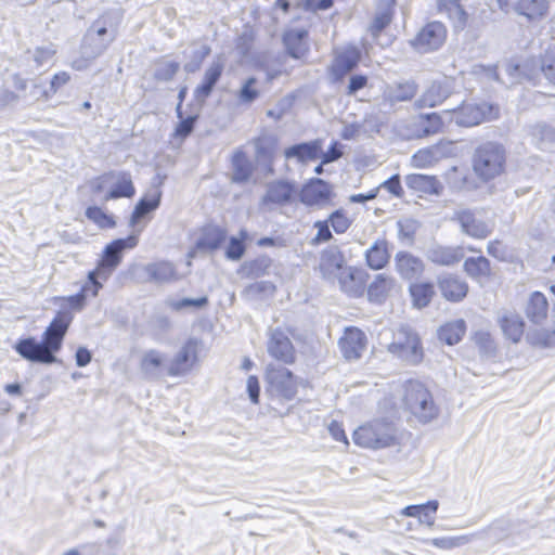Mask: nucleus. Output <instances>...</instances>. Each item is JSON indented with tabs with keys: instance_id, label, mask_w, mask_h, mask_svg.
I'll use <instances>...</instances> for the list:
<instances>
[{
	"instance_id": "f704fd0d",
	"label": "nucleus",
	"mask_w": 555,
	"mask_h": 555,
	"mask_svg": "<svg viewBox=\"0 0 555 555\" xmlns=\"http://www.w3.org/2000/svg\"><path fill=\"white\" fill-rule=\"evenodd\" d=\"M464 272L473 280L481 283L491 276L490 261L483 257H469L464 261Z\"/></svg>"
},
{
	"instance_id": "a18cd8bd",
	"label": "nucleus",
	"mask_w": 555,
	"mask_h": 555,
	"mask_svg": "<svg viewBox=\"0 0 555 555\" xmlns=\"http://www.w3.org/2000/svg\"><path fill=\"white\" fill-rule=\"evenodd\" d=\"M531 137L533 143L540 150H550L555 146V128L539 124L532 128Z\"/></svg>"
},
{
	"instance_id": "a211bd4d",
	"label": "nucleus",
	"mask_w": 555,
	"mask_h": 555,
	"mask_svg": "<svg viewBox=\"0 0 555 555\" xmlns=\"http://www.w3.org/2000/svg\"><path fill=\"white\" fill-rule=\"evenodd\" d=\"M14 348L22 358L30 362L44 364L56 362V357L46 348L42 341H38L34 337L18 340Z\"/></svg>"
},
{
	"instance_id": "cd10ccee",
	"label": "nucleus",
	"mask_w": 555,
	"mask_h": 555,
	"mask_svg": "<svg viewBox=\"0 0 555 555\" xmlns=\"http://www.w3.org/2000/svg\"><path fill=\"white\" fill-rule=\"evenodd\" d=\"M138 234H131L126 238L113 241L105 247L102 261L117 268L121 261L124 250L134 248L138 245Z\"/></svg>"
},
{
	"instance_id": "de8ad7c7",
	"label": "nucleus",
	"mask_w": 555,
	"mask_h": 555,
	"mask_svg": "<svg viewBox=\"0 0 555 555\" xmlns=\"http://www.w3.org/2000/svg\"><path fill=\"white\" fill-rule=\"evenodd\" d=\"M115 269V267H111L108 263L101 260L96 268L88 273L87 284L90 285L91 295L93 297H95L99 291L102 288V283L100 280L107 281Z\"/></svg>"
},
{
	"instance_id": "3c124183",
	"label": "nucleus",
	"mask_w": 555,
	"mask_h": 555,
	"mask_svg": "<svg viewBox=\"0 0 555 555\" xmlns=\"http://www.w3.org/2000/svg\"><path fill=\"white\" fill-rule=\"evenodd\" d=\"M528 341L535 347L548 348L555 346V330L539 328L527 335Z\"/></svg>"
},
{
	"instance_id": "0eeeda50",
	"label": "nucleus",
	"mask_w": 555,
	"mask_h": 555,
	"mask_svg": "<svg viewBox=\"0 0 555 555\" xmlns=\"http://www.w3.org/2000/svg\"><path fill=\"white\" fill-rule=\"evenodd\" d=\"M444 117L449 122H455L463 127H473L485 120L494 119L499 116V107L490 103L463 104L456 109L444 111Z\"/></svg>"
},
{
	"instance_id": "2f4dec72",
	"label": "nucleus",
	"mask_w": 555,
	"mask_h": 555,
	"mask_svg": "<svg viewBox=\"0 0 555 555\" xmlns=\"http://www.w3.org/2000/svg\"><path fill=\"white\" fill-rule=\"evenodd\" d=\"M345 262L344 254L337 246H328L321 254L320 267L324 273H328V278L344 270Z\"/></svg>"
},
{
	"instance_id": "2eb2a0df",
	"label": "nucleus",
	"mask_w": 555,
	"mask_h": 555,
	"mask_svg": "<svg viewBox=\"0 0 555 555\" xmlns=\"http://www.w3.org/2000/svg\"><path fill=\"white\" fill-rule=\"evenodd\" d=\"M168 360L164 352L158 349L143 351L139 369L147 380H159L167 375Z\"/></svg>"
},
{
	"instance_id": "6e6552de",
	"label": "nucleus",
	"mask_w": 555,
	"mask_h": 555,
	"mask_svg": "<svg viewBox=\"0 0 555 555\" xmlns=\"http://www.w3.org/2000/svg\"><path fill=\"white\" fill-rule=\"evenodd\" d=\"M335 196L332 184L320 178H312L298 191L300 203L315 209H322L332 205Z\"/></svg>"
},
{
	"instance_id": "c85d7f7f",
	"label": "nucleus",
	"mask_w": 555,
	"mask_h": 555,
	"mask_svg": "<svg viewBox=\"0 0 555 555\" xmlns=\"http://www.w3.org/2000/svg\"><path fill=\"white\" fill-rule=\"evenodd\" d=\"M396 287V280L385 273H379L367 287V298L372 302L382 304Z\"/></svg>"
},
{
	"instance_id": "c756f323",
	"label": "nucleus",
	"mask_w": 555,
	"mask_h": 555,
	"mask_svg": "<svg viewBox=\"0 0 555 555\" xmlns=\"http://www.w3.org/2000/svg\"><path fill=\"white\" fill-rule=\"evenodd\" d=\"M408 188L427 194L439 195L442 191L440 181L434 176L411 173L404 179Z\"/></svg>"
},
{
	"instance_id": "052dcab7",
	"label": "nucleus",
	"mask_w": 555,
	"mask_h": 555,
	"mask_svg": "<svg viewBox=\"0 0 555 555\" xmlns=\"http://www.w3.org/2000/svg\"><path fill=\"white\" fill-rule=\"evenodd\" d=\"M475 343L479 348V351L487 356L492 357L495 353V344L491 335L487 332H478L475 335Z\"/></svg>"
},
{
	"instance_id": "338daca9",
	"label": "nucleus",
	"mask_w": 555,
	"mask_h": 555,
	"mask_svg": "<svg viewBox=\"0 0 555 555\" xmlns=\"http://www.w3.org/2000/svg\"><path fill=\"white\" fill-rule=\"evenodd\" d=\"M245 253V246L242 240L231 237L225 250L227 258L231 260H240Z\"/></svg>"
},
{
	"instance_id": "09e8293b",
	"label": "nucleus",
	"mask_w": 555,
	"mask_h": 555,
	"mask_svg": "<svg viewBox=\"0 0 555 555\" xmlns=\"http://www.w3.org/2000/svg\"><path fill=\"white\" fill-rule=\"evenodd\" d=\"M225 232L220 228H207L197 241L196 246L199 249L215 250L225 241Z\"/></svg>"
},
{
	"instance_id": "49530a36",
	"label": "nucleus",
	"mask_w": 555,
	"mask_h": 555,
	"mask_svg": "<svg viewBox=\"0 0 555 555\" xmlns=\"http://www.w3.org/2000/svg\"><path fill=\"white\" fill-rule=\"evenodd\" d=\"M233 181L245 182L253 172V166L243 151H236L232 157Z\"/></svg>"
},
{
	"instance_id": "6e6d98bb",
	"label": "nucleus",
	"mask_w": 555,
	"mask_h": 555,
	"mask_svg": "<svg viewBox=\"0 0 555 555\" xmlns=\"http://www.w3.org/2000/svg\"><path fill=\"white\" fill-rule=\"evenodd\" d=\"M167 306L172 310L180 311L185 308H196L201 309L208 304V298L206 296L192 299V298H182V299H168L166 301Z\"/></svg>"
},
{
	"instance_id": "603ef678",
	"label": "nucleus",
	"mask_w": 555,
	"mask_h": 555,
	"mask_svg": "<svg viewBox=\"0 0 555 555\" xmlns=\"http://www.w3.org/2000/svg\"><path fill=\"white\" fill-rule=\"evenodd\" d=\"M469 542L467 535L442 537L427 540L426 543L441 550H452Z\"/></svg>"
},
{
	"instance_id": "7ed1b4c3",
	"label": "nucleus",
	"mask_w": 555,
	"mask_h": 555,
	"mask_svg": "<svg viewBox=\"0 0 555 555\" xmlns=\"http://www.w3.org/2000/svg\"><path fill=\"white\" fill-rule=\"evenodd\" d=\"M505 150L495 142L480 144L473 156V169L483 181H489L500 176L504 170Z\"/></svg>"
},
{
	"instance_id": "b1692460",
	"label": "nucleus",
	"mask_w": 555,
	"mask_h": 555,
	"mask_svg": "<svg viewBox=\"0 0 555 555\" xmlns=\"http://www.w3.org/2000/svg\"><path fill=\"white\" fill-rule=\"evenodd\" d=\"M451 92L452 88L448 79L436 80L427 87L416 103L420 107H434L449 98Z\"/></svg>"
},
{
	"instance_id": "393cba45",
	"label": "nucleus",
	"mask_w": 555,
	"mask_h": 555,
	"mask_svg": "<svg viewBox=\"0 0 555 555\" xmlns=\"http://www.w3.org/2000/svg\"><path fill=\"white\" fill-rule=\"evenodd\" d=\"M417 92V85L414 80L395 81L386 86L383 98L390 105L399 102L410 101Z\"/></svg>"
},
{
	"instance_id": "4468645a",
	"label": "nucleus",
	"mask_w": 555,
	"mask_h": 555,
	"mask_svg": "<svg viewBox=\"0 0 555 555\" xmlns=\"http://www.w3.org/2000/svg\"><path fill=\"white\" fill-rule=\"evenodd\" d=\"M268 354L283 363L293 364L296 359L295 348L289 337L281 330H272L267 341Z\"/></svg>"
},
{
	"instance_id": "9d476101",
	"label": "nucleus",
	"mask_w": 555,
	"mask_h": 555,
	"mask_svg": "<svg viewBox=\"0 0 555 555\" xmlns=\"http://www.w3.org/2000/svg\"><path fill=\"white\" fill-rule=\"evenodd\" d=\"M107 28L101 21H96L87 31L81 46V54L85 61H92L102 55L111 42L114 40L113 36L105 38Z\"/></svg>"
},
{
	"instance_id": "20e7f679",
	"label": "nucleus",
	"mask_w": 555,
	"mask_h": 555,
	"mask_svg": "<svg viewBox=\"0 0 555 555\" xmlns=\"http://www.w3.org/2000/svg\"><path fill=\"white\" fill-rule=\"evenodd\" d=\"M404 406L422 424H427L438 416L436 405L429 390L420 382L411 380L405 385Z\"/></svg>"
},
{
	"instance_id": "5fc2aeb1",
	"label": "nucleus",
	"mask_w": 555,
	"mask_h": 555,
	"mask_svg": "<svg viewBox=\"0 0 555 555\" xmlns=\"http://www.w3.org/2000/svg\"><path fill=\"white\" fill-rule=\"evenodd\" d=\"M86 216L88 219L96 223L100 228H114L115 221L112 216L104 212L100 207L92 206L88 207L86 210Z\"/></svg>"
},
{
	"instance_id": "774afa93",
	"label": "nucleus",
	"mask_w": 555,
	"mask_h": 555,
	"mask_svg": "<svg viewBox=\"0 0 555 555\" xmlns=\"http://www.w3.org/2000/svg\"><path fill=\"white\" fill-rule=\"evenodd\" d=\"M314 228L318 229V233H317L315 237L312 240L313 244H320L323 242H327L333 237L332 232L328 227V222L326 220L325 221H317L314 223Z\"/></svg>"
},
{
	"instance_id": "864d4df0",
	"label": "nucleus",
	"mask_w": 555,
	"mask_h": 555,
	"mask_svg": "<svg viewBox=\"0 0 555 555\" xmlns=\"http://www.w3.org/2000/svg\"><path fill=\"white\" fill-rule=\"evenodd\" d=\"M210 48L207 44L195 46L192 51V60L184 65L186 73H195L199 69L203 61L209 55Z\"/></svg>"
},
{
	"instance_id": "4d7b16f0",
	"label": "nucleus",
	"mask_w": 555,
	"mask_h": 555,
	"mask_svg": "<svg viewBox=\"0 0 555 555\" xmlns=\"http://www.w3.org/2000/svg\"><path fill=\"white\" fill-rule=\"evenodd\" d=\"M179 64L173 61H163L156 65L154 77L159 81H169L179 70Z\"/></svg>"
},
{
	"instance_id": "4be33fe9",
	"label": "nucleus",
	"mask_w": 555,
	"mask_h": 555,
	"mask_svg": "<svg viewBox=\"0 0 555 555\" xmlns=\"http://www.w3.org/2000/svg\"><path fill=\"white\" fill-rule=\"evenodd\" d=\"M104 181H111L112 189L105 195V201L119 197H132L135 193L130 173L125 171L108 172L104 175Z\"/></svg>"
},
{
	"instance_id": "f8f14e48",
	"label": "nucleus",
	"mask_w": 555,
	"mask_h": 555,
	"mask_svg": "<svg viewBox=\"0 0 555 555\" xmlns=\"http://www.w3.org/2000/svg\"><path fill=\"white\" fill-rule=\"evenodd\" d=\"M197 341L189 339L168 361L167 375L171 377L186 375L197 360Z\"/></svg>"
},
{
	"instance_id": "e2e57ef3",
	"label": "nucleus",
	"mask_w": 555,
	"mask_h": 555,
	"mask_svg": "<svg viewBox=\"0 0 555 555\" xmlns=\"http://www.w3.org/2000/svg\"><path fill=\"white\" fill-rule=\"evenodd\" d=\"M391 11L389 9L379 11L371 25V33L373 36H377L390 22H391Z\"/></svg>"
},
{
	"instance_id": "a19ab883",
	"label": "nucleus",
	"mask_w": 555,
	"mask_h": 555,
	"mask_svg": "<svg viewBox=\"0 0 555 555\" xmlns=\"http://www.w3.org/2000/svg\"><path fill=\"white\" fill-rule=\"evenodd\" d=\"M515 11L519 15L533 21L543 17L548 11L547 0H518L515 4Z\"/></svg>"
},
{
	"instance_id": "c9c22d12",
	"label": "nucleus",
	"mask_w": 555,
	"mask_h": 555,
	"mask_svg": "<svg viewBox=\"0 0 555 555\" xmlns=\"http://www.w3.org/2000/svg\"><path fill=\"white\" fill-rule=\"evenodd\" d=\"M307 35L304 29H293L284 35V44L292 57L300 59L306 54L308 51Z\"/></svg>"
},
{
	"instance_id": "72a5a7b5",
	"label": "nucleus",
	"mask_w": 555,
	"mask_h": 555,
	"mask_svg": "<svg viewBox=\"0 0 555 555\" xmlns=\"http://www.w3.org/2000/svg\"><path fill=\"white\" fill-rule=\"evenodd\" d=\"M504 335L513 343H518L524 334L525 323L521 317L515 312L506 311L499 320Z\"/></svg>"
},
{
	"instance_id": "473e14b6",
	"label": "nucleus",
	"mask_w": 555,
	"mask_h": 555,
	"mask_svg": "<svg viewBox=\"0 0 555 555\" xmlns=\"http://www.w3.org/2000/svg\"><path fill=\"white\" fill-rule=\"evenodd\" d=\"M322 152L320 140L293 145L285 150L286 158H297L299 162L314 160Z\"/></svg>"
},
{
	"instance_id": "58836bf2",
	"label": "nucleus",
	"mask_w": 555,
	"mask_h": 555,
	"mask_svg": "<svg viewBox=\"0 0 555 555\" xmlns=\"http://www.w3.org/2000/svg\"><path fill=\"white\" fill-rule=\"evenodd\" d=\"M55 53L56 49L52 43L37 47L33 52L28 51L25 59L28 62L30 72L35 73L42 66L50 64Z\"/></svg>"
},
{
	"instance_id": "bb28decb",
	"label": "nucleus",
	"mask_w": 555,
	"mask_h": 555,
	"mask_svg": "<svg viewBox=\"0 0 555 555\" xmlns=\"http://www.w3.org/2000/svg\"><path fill=\"white\" fill-rule=\"evenodd\" d=\"M162 181L154 184L152 189L138 202L135 205L131 218L130 225L134 227L139 221L145 217L149 212L158 208L162 198V191L159 189Z\"/></svg>"
},
{
	"instance_id": "e433bc0d",
	"label": "nucleus",
	"mask_w": 555,
	"mask_h": 555,
	"mask_svg": "<svg viewBox=\"0 0 555 555\" xmlns=\"http://www.w3.org/2000/svg\"><path fill=\"white\" fill-rule=\"evenodd\" d=\"M388 244L385 240H377L366 251L365 260L373 270L384 268L389 261Z\"/></svg>"
},
{
	"instance_id": "8fccbe9b",
	"label": "nucleus",
	"mask_w": 555,
	"mask_h": 555,
	"mask_svg": "<svg viewBox=\"0 0 555 555\" xmlns=\"http://www.w3.org/2000/svg\"><path fill=\"white\" fill-rule=\"evenodd\" d=\"M442 157L441 149L438 145L418 150L412 156V165L417 168H426L436 164Z\"/></svg>"
},
{
	"instance_id": "6ab92c4d",
	"label": "nucleus",
	"mask_w": 555,
	"mask_h": 555,
	"mask_svg": "<svg viewBox=\"0 0 555 555\" xmlns=\"http://www.w3.org/2000/svg\"><path fill=\"white\" fill-rule=\"evenodd\" d=\"M70 322L72 317L68 313L60 312L44 331L42 343L52 354L55 356V352L61 349Z\"/></svg>"
},
{
	"instance_id": "4c0bfd02",
	"label": "nucleus",
	"mask_w": 555,
	"mask_h": 555,
	"mask_svg": "<svg viewBox=\"0 0 555 555\" xmlns=\"http://www.w3.org/2000/svg\"><path fill=\"white\" fill-rule=\"evenodd\" d=\"M361 57V52L356 47H347L341 50L334 63V72L337 75H345L348 72L352 70L357 64L359 63Z\"/></svg>"
},
{
	"instance_id": "9b49d317",
	"label": "nucleus",
	"mask_w": 555,
	"mask_h": 555,
	"mask_svg": "<svg viewBox=\"0 0 555 555\" xmlns=\"http://www.w3.org/2000/svg\"><path fill=\"white\" fill-rule=\"evenodd\" d=\"M452 220L459 222L464 234L477 240L486 238L492 232L491 227L479 217L477 210L457 209Z\"/></svg>"
},
{
	"instance_id": "680f3d73",
	"label": "nucleus",
	"mask_w": 555,
	"mask_h": 555,
	"mask_svg": "<svg viewBox=\"0 0 555 555\" xmlns=\"http://www.w3.org/2000/svg\"><path fill=\"white\" fill-rule=\"evenodd\" d=\"M177 114L181 120L176 128V135L185 138L193 131L196 116H188L183 118L181 113V104H178L177 106Z\"/></svg>"
},
{
	"instance_id": "0e129e2a",
	"label": "nucleus",
	"mask_w": 555,
	"mask_h": 555,
	"mask_svg": "<svg viewBox=\"0 0 555 555\" xmlns=\"http://www.w3.org/2000/svg\"><path fill=\"white\" fill-rule=\"evenodd\" d=\"M439 502L437 500H431L426 502L425 504L405 506L400 512V514L406 517H418L423 508L430 509L431 512H437Z\"/></svg>"
},
{
	"instance_id": "a878e982",
	"label": "nucleus",
	"mask_w": 555,
	"mask_h": 555,
	"mask_svg": "<svg viewBox=\"0 0 555 555\" xmlns=\"http://www.w3.org/2000/svg\"><path fill=\"white\" fill-rule=\"evenodd\" d=\"M395 264L397 272L405 280L417 279L425 270L423 260L408 251H399L395 257Z\"/></svg>"
},
{
	"instance_id": "f3484780",
	"label": "nucleus",
	"mask_w": 555,
	"mask_h": 555,
	"mask_svg": "<svg viewBox=\"0 0 555 555\" xmlns=\"http://www.w3.org/2000/svg\"><path fill=\"white\" fill-rule=\"evenodd\" d=\"M366 279V271L356 267H346L337 274L340 289L354 298L364 294Z\"/></svg>"
},
{
	"instance_id": "dca6fc26",
	"label": "nucleus",
	"mask_w": 555,
	"mask_h": 555,
	"mask_svg": "<svg viewBox=\"0 0 555 555\" xmlns=\"http://www.w3.org/2000/svg\"><path fill=\"white\" fill-rule=\"evenodd\" d=\"M437 285L441 296L451 302L462 301L468 293L467 282L459 275L443 272L437 278Z\"/></svg>"
},
{
	"instance_id": "37998d69",
	"label": "nucleus",
	"mask_w": 555,
	"mask_h": 555,
	"mask_svg": "<svg viewBox=\"0 0 555 555\" xmlns=\"http://www.w3.org/2000/svg\"><path fill=\"white\" fill-rule=\"evenodd\" d=\"M410 294L413 305L417 308H424L431 301L435 295V287L430 282L413 283L410 285Z\"/></svg>"
},
{
	"instance_id": "7c9ffc66",
	"label": "nucleus",
	"mask_w": 555,
	"mask_h": 555,
	"mask_svg": "<svg viewBox=\"0 0 555 555\" xmlns=\"http://www.w3.org/2000/svg\"><path fill=\"white\" fill-rule=\"evenodd\" d=\"M147 280L156 283H166L177 280V271L175 266L169 261H157L147 263L143 268Z\"/></svg>"
},
{
	"instance_id": "c03bdc74",
	"label": "nucleus",
	"mask_w": 555,
	"mask_h": 555,
	"mask_svg": "<svg viewBox=\"0 0 555 555\" xmlns=\"http://www.w3.org/2000/svg\"><path fill=\"white\" fill-rule=\"evenodd\" d=\"M448 120V118L446 117ZM444 125V116L437 113H430L426 115H420L418 117V131L421 137H428L436 134L442 130Z\"/></svg>"
},
{
	"instance_id": "412c9836",
	"label": "nucleus",
	"mask_w": 555,
	"mask_h": 555,
	"mask_svg": "<svg viewBox=\"0 0 555 555\" xmlns=\"http://www.w3.org/2000/svg\"><path fill=\"white\" fill-rule=\"evenodd\" d=\"M224 68V61L217 56L205 70L202 82L194 90V98L197 102H205L211 94L214 87L219 81Z\"/></svg>"
},
{
	"instance_id": "13d9d810",
	"label": "nucleus",
	"mask_w": 555,
	"mask_h": 555,
	"mask_svg": "<svg viewBox=\"0 0 555 555\" xmlns=\"http://www.w3.org/2000/svg\"><path fill=\"white\" fill-rule=\"evenodd\" d=\"M257 79L249 77L238 92V101L243 104H250L259 96V90L255 87Z\"/></svg>"
},
{
	"instance_id": "69168bd1",
	"label": "nucleus",
	"mask_w": 555,
	"mask_h": 555,
	"mask_svg": "<svg viewBox=\"0 0 555 555\" xmlns=\"http://www.w3.org/2000/svg\"><path fill=\"white\" fill-rule=\"evenodd\" d=\"M274 144L271 139L264 138L263 145L258 141L256 143V156L258 160L263 159V163H270L273 156Z\"/></svg>"
},
{
	"instance_id": "f257e3e1",
	"label": "nucleus",
	"mask_w": 555,
	"mask_h": 555,
	"mask_svg": "<svg viewBox=\"0 0 555 555\" xmlns=\"http://www.w3.org/2000/svg\"><path fill=\"white\" fill-rule=\"evenodd\" d=\"M504 69L511 83L528 81L538 85L544 78L555 86V47H548L538 57L528 59L522 64L508 63Z\"/></svg>"
},
{
	"instance_id": "79ce46f5",
	"label": "nucleus",
	"mask_w": 555,
	"mask_h": 555,
	"mask_svg": "<svg viewBox=\"0 0 555 555\" xmlns=\"http://www.w3.org/2000/svg\"><path fill=\"white\" fill-rule=\"evenodd\" d=\"M466 331V324L464 320H455L442 325L438 330V337L441 341L452 346L457 344Z\"/></svg>"
},
{
	"instance_id": "5701e85b",
	"label": "nucleus",
	"mask_w": 555,
	"mask_h": 555,
	"mask_svg": "<svg viewBox=\"0 0 555 555\" xmlns=\"http://www.w3.org/2000/svg\"><path fill=\"white\" fill-rule=\"evenodd\" d=\"M427 259L442 267H452L459 263L463 257L462 247H452V246H442L438 244H434L426 250Z\"/></svg>"
},
{
	"instance_id": "ddd939ff",
	"label": "nucleus",
	"mask_w": 555,
	"mask_h": 555,
	"mask_svg": "<svg viewBox=\"0 0 555 555\" xmlns=\"http://www.w3.org/2000/svg\"><path fill=\"white\" fill-rule=\"evenodd\" d=\"M447 38V29L440 22L425 25L412 41L414 48L421 53L438 50Z\"/></svg>"
},
{
	"instance_id": "bf43d9fd",
	"label": "nucleus",
	"mask_w": 555,
	"mask_h": 555,
	"mask_svg": "<svg viewBox=\"0 0 555 555\" xmlns=\"http://www.w3.org/2000/svg\"><path fill=\"white\" fill-rule=\"evenodd\" d=\"M326 221L331 223L333 230L338 234L345 233L351 224L343 209L333 211Z\"/></svg>"
},
{
	"instance_id": "423d86ee",
	"label": "nucleus",
	"mask_w": 555,
	"mask_h": 555,
	"mask_svg": "<svg viewBox=\"0 0 555 555\" xmlns=\"http://www.w3.org/2000/svg\"><path fill=\"white\" fill-rule=\"evenodd\" d=\"M267 391L272 398L292 400L298 389V379L285 366L270 363L266 369Z\"/></svg>"
},
{
	"instance_id": "39448f33",
	"label": "nucleus",
	"mask_w": 555,
	"mask_h": 555,
	"mask_svg": "<svg viewBox=\"0 0 555 555\" xmlns=\"http://www.w3.org/2000/svg\"><path fill=\"white\" fill-rule=\"evenodd\" d=\"M388 351L403 362L416 365L423 360V348L418 335L409 326H401L393 335Z\"/></svg>"
},
{
	"instance_id": "aec40b11",
	"label": "nucleus",
	"mask_w": 555,
	"mask_h": 555,
	"mask_svg": "<svg viewBox=\"0 0 555 555\" xmlns=\"http://www.w3.org/2000/svg\"><path fill=\"white\" fill-rule=\"evenodd\" d=\"M338 345L345 359L357 360L366 348V336L364 332L357 327H348L345 330Z\"/></svg>"
},
{
	"instance_id": "1a4fd4ad",
	"label": "nucleus",
	"mask_w": 555,
	"mask_h": 555,
	"mask_svg": "<svg viewBox=\"0 0 555 555\" xmlns=\"http://www.w3.org/2000/svg\"><path fill=\"white\" fill-rule=\"evenodd\" d=\"M298 189L295 182L275 180L267 184L262 204L268 209H278L296 203Z\"/></svg>"
},
{
	"instance_id": "f03ea898",
	"label": "nucleus",
	"mask_w": 555,
	"mask_h": 555,
	"mask_svg": "<svg viewBox=\"0 0 555 555\" xmlns=\"http://www.w3.org/2000/svg\"><path fill=\"white\" fill-rule=\"evenodd\" d=\"M352 438L362 448L378 450L399 447L402 437L392 422L377 418L359 426Z\"/></svg>"
},
{
	"instance_id": "ea45409f",
	"label": "nucleus",
	"mask_w": 555,
	"mask_h": 555,
	"mask_svg": "<svg viewBox=\"0 0 555 555\" xmlns=\"http://www.w3.org/2000/svg\"><path fill=\"white\" fill-rule=\"evenodd\" d=\"M548 305L545 296L540 292H534L528 301L526 314L528 319L535 323H542L547 315Z\"/></svg>"
}]
</instances>
